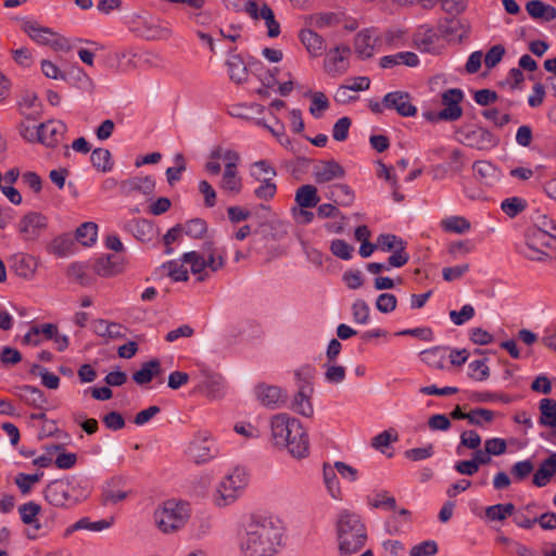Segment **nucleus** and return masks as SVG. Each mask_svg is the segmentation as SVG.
Returning <instances> with one entry per match:
<instances>
[{
    "label": "nucleus",
    "instance_id": "nucleus-55",
    "mask_svg": "<svg viewBox=\"0 0 556 556\" xmlns=\"http://www.w3.org/2000/svg\"><path fill=\"white\" fill-rule=\"evenodd\" d=\"M397 299L392 293H381L376 300V307L383 314H389L396 308Z\"/></svg>",
    "mask_w": 556,
    "mask_h": 556
},
{
    "label": "nucleus",
    "instance_id": "nucleus-62",
    "mask_svg": "<svg viewBox=\"0 0 556 556\" xmlns=\"http://www.w3.org/2000/svg\"><path fill=\"white\" fill-rule=\"evenodd\" d=\"M530 229H539L546 233L547 236H551L552 239H556V235L553 233V231H556V224L546 215H538L535 217L534 226L531 227Z\"/></svg>",
    "mask_w": 556,
    "mask_h": 556
},
{
    "label": "nucleus",
    "instance_id": "nucleus-20",
    "mask_svg": "<svg viewBox=\"0 0 556 556\" xmlns=\"http://www.w3.org/2000/svg\"><path fill=\"white\" fill-rule=\"evenodd\" d=\"M124 269V262L112 255L99 257L93 264V271L101 277H113L123 273Z\"/></svg>",
    "mask_w": 556,
    "mask_h": 556
},
{
    "label": "nucleus",
    "instance_id": "nucleus-51",
    "mask_svg": "<svg viewBox=\"0 0 556 556\" xmlns=\"http://www.w3.org/2000/svg\"><path fill=\"white\" fill-rule=\"evenodd\" d=\"M73 247V241L65 237H59L49 247V251L59 256L64 257L71 254Z\"/></svg>",
    "mask_w": 556,
    "mask_h": 556
},
{
    "label": "nucleus",
    "instance_id": "nucleus-6",
    "mask_svg": "<svg viewBox=\"0 0 556 556\" xmlns=\"http://www.w3.org/2000/svg\"><path fill=\"white\" fill-rule=\"evenodd\" d=\"M23 30L38 45L48 46L55 51L71 50L67 39L36 22H25L23 24Z\"/></svg>",
    "mask_w": 556,
    "mask_h": 556
},
{
    "label": "nucleus",
    "instance_id": "nucleus-17",
    "mask_svg": "<svg viewBox=\"0 0 556 556\" xmlns=\"http://www.w3.org/2000/svg\"><path fill=\"white\" fill-rule=\"evenodd\" d=\"M39 262L29 254L17 253L11 258V269L21 278L31 280L37 271Z\"/></svg>",
    "mask_w": 556,
    "mask_h": 556
},
{
    "label": "nucleus",
    "instance_id": "nucleus-41",
    "mask_svg": "<svg viewBox=\"0 0 556 556\" xmlns=\"http://www.w3.org/2000/svg\"><path fill=\"white\" fill-rule=\"evenodd\" d=\"M184 263L190 264L191 271L198 276V281H204L206 274H202L206 267L205 258L198 252H188L182 255Z\"/></svg>",
    "mask_w": 556,
    "mask_h": 556
},
{
    "label": "nucleus",
    "instance_id": "nucleus-58",
    "mask_svg": "<svg viewBox=\"0 0 556 556\" xmlns=\"http://www.w3.org/2000/svg\"><path fill=\"white\" fill-rule=\"evenodd\" d=\"M182 230L189 237L200 238L206 231V223L200 218L191 219L185 224Z\"/></svg>",
    "mask_w": 556,
    "mask_h": 556
},
{
    "label": "nucleus",
    "instance_id": "nucleus-60",
    "mask_svg": "<svg viewBox=\"0 0 556 556\" xmlns=\"http://www.w3.org/2000/svg\"><path fill=\"white\" fill-rule=\"evenodd\" d=\"M534 466L530 459L517 462L511 467V475L518 481L525 480L533 471Z\"/></svg>",
    "mask_w": 556,
    "mask_h": 556
},
{
    "label": "nucleus",
    "instance_id": "nucleus-56",
    "mask_svg": "<svg viewBox=\"0 0 556 556\" xmlns=\"http://www.w3.org/2000/svg\"><path fill=\"white\" fill-rule=\"evenodd\" d=\"M22 361V354L18 350L11 346H3L0 351V362L4 367L18 364Z\"/></svg>",
    "mask_w": 556,
    "mask_h": 556
},
{
    "label": "nucleus",
    "instance_id": "nucleus-50",
    "mask_svg": "<svg viewBox=\"0 0 556 556\" xmlns=\"http://www.w3.org/2000/svg\"><path fill=\"white\" fill-rule=\"evenodd\" d=\"M534 504H528L514 515V522L523 529H531L536 523V517L531 518L529 513Z\"/></svg>",
    "mask_w": 556,
    "mask_h": 556
},
{
    "label": "nucleus",
    "instance_id": "nucleus-11",
    "mask_svg": "<svg viewBox=\"0 0 556 556\" xmlns=\"http://www.w3.org/2000/svg\"><path fill=\"white\" fill-rule=\"evenodd\" d=\"M352 51L346 45H339L330 49L324 61V70L331 77H338L345 74L350 66V55Z\"/></svg>",
    "mask_w": 556,
    "mask_h": 556
},
{
    "label": "nucleus",
    "instance_id": "nucleus-21",
    "mask_svg": "<svg viewBox=\"0 0 556 556\" xmlns=\"http://www.w3.org/2000/svg\"><path fill=\"white\" fill-rule=\"evenodd\" d=\"M300 39L311 56L317 58L325 53L326 42L324 38L312 29H302L300 31Z\"/></svg>",
    "mask_w": 556,
    "mask_h": 556
},
{
    "label": "nucleus",
    "instance_id": "nucleus-29",
    "mask_svg": "<svg viewBox=\"0 0 556 556\" xmlns=\"http://www.w3.org/2000/svg\"><path fill=\"white\" fill-rule=\"evenodd\" d=\"M161 374V364L157 359H151L143 363L142 367L132 375L136 383L142 386L149 383L154 376Z\"/></svg>",
    "mask_w": 556,
    "mask_h": 556
},
{
    "label": "nucleus",
    "instance_id": "nucleus-37",
    "mask_svg": "<svg viewBox=\"0 0 556 556\" xmlns=\"http://www.w3.org/2000/svg\"><path fill=\"white\" fill-rule=\"evenodd\" d=\"M277 173L265 160L256 161L251 165V176L257 181L274 180Z\"/></svg>",
    "mask_w": 556,
    "mask_h": 556
},
{
    "label": "nucleus",
    "instance_id": "nucleus-31",
    "mask_svg": "<svg viewBox=\"0 0 556 556\" xmlns=\"http://www.w3.org/2000/svg\"><path fill=\"white\" fill-rule=\"evenodd\" d=\"M198 389L207 397L217 399L222 395V377L217 375H205L199 383Z\"/></svg>",
    "mask_w": 556,
    "mask_h": 556
},
{
    "label": "nucleus",
    "instance_id": "nucleus-35",
    "mask_svg": "<svg viewBox=\"0 0 556 556\" xmlns=\"http://www.w3.org/2000/svg\"><path fill=\"white\" fill-rule=\"evenodd\" d=\"M441 227L446 232L463 235L470 230L471 224L463 216H450L441 220Z\"/></svg>",
    "mask_w": 556,
    "mask_h": 556
},
{
    "label": "nucleus",
    "instance_id": "nucleus-34",
    "mask_svg": "<svg viewBox=\"0 0 556 556\" xmlns=\"http://www.w3.org/2000/svg\"><path fill=\"white\" fill-rule=\"evenodd\" d=\"M229 77L237 84L243 83L248 77L245 63L239 55H231L227 61Z\"/></svg>",
    "mask_w": 556,
    "mask_h": 556
},
{
    "label": "nucleus",
    "instance_id": "nucleus-18",
    "mask_svg": "<svg viewBox=\"0 0 556 556\" xmlns=\"http://www.w3.org/2000/svg\"><path fill=\"white\" fill-rule=\"evenodd\" d=\"M257 400L267 407L278 408L286 404L287 393L276 386L260 384L255 389Z\"/></svg>",
    "mask_w": 556,
    "mask_h": 556
},
{
    "label": "nucleus",
    "instance_id": "nucleus-2",
    "mask_svg": "<svg viewBox=\"0 0 556 556\" xmlns=\"http://www.w3.org/2000/svg\"><path fill=\"white\" fill-rule=\"evenodd\" d=\"M271 440L274 445L287 448L295 458L308 455V437L301 422L286 413H280L270 419Z\"/></svg>",
    "mask_w": 556,
    "mask_h": 556
},
{
    "label": "nucleus",
    "instance_id": "nucleus-44",
    "mask_svg": "<svg viewBox=\"0 0 556 556\" xmlns=\"http://www.w3.org/2000/svg\"><path fill=\"white\" fill-rule=\"evenodd\" d=\"M130 190L139 191L143 194H151L155 188V180L151 176L135 177L127 181Z\"/></svg>",
    "mask_w": 556,
    "mask_h": 556
},
{
    "label": "nucleus",
    "instance_id": "nucleus-23",
    "mask_svg": "<svg viewBox=\"0 0 556 556\" xmlns=\"http://www.w3.org/2000/svg\"><path fill=\"white\" fill-rule=\"evenodd\" d=\"M528 14L534 20L551 22L556 18V9L541 0H531L526 4Z\"/></svg>",
    "mask_w": 556,
    "mask_h": 556
},
{
    "label": "nucleus",
    "instance_id": "nucleus-57",
    "mask_svg": "<svg viewBox=\"0 0 556 556\" xmlns=\"http://www.w3.org/2000/svg\"><path fill=\"white\" fill-rule=\"evenodd\" d=\"M369 504L375 508H386L394 510L396 508V501L388 492H381L369 500Z\"/></svg>",
    "mask_w": 556,
    "mask_h": 556
},
{
    "label": "nucleus",
    "instance_id": "nucleus-3",
    "mask_svg": "<svg viewBox=\"0 0 556 556\" xmlns=\"http://www.w3.org/2000/svg\"><path fill=\"white\" fill-rule=\"evenodd\" d=\"M338 551L341 556H351L361 551L367 542V529L361 516L344 509L336 522Z\"/></svg>",
    "mask_w": 556,
    "mask_h": 556
},
{
    "label": "nucleus",
    "instance_id": "nucleus-54",
    "mask_svg": "<svg viewBox=\"0 0 556 556\" xmlns=\"http://www.w3.org/2000/svg\"><path fill=\"white\" fill-rule=\"evenodd\" d=\"M42 476L43 472L35 475L18 473L15 478V483L17 484L18 489L23 494H27L30 491L31 486L40 481Z\"/></svg>",
    "mask_w": 556,
    "mask_h": 556
},
{
    "label": "nucleus",
    "instance_id": "nucleus-1",
    "mask_svg": "<svg viewBox=\"0 0 556 556\" xmlns=\"http://www.w3.org/2000/svg\"><path fill=\"white\" fill-rule=\"evenodd\" d=\"M281 521L273 516L251 515L239 534V547L244 556H274L282 541Z\"/></svg>",
    "mask_w": 556,
    "mask_h": 556
},
{
    "label": "nucleus",
    "instance_id": "nucleus-5",
    "mask_svg": "<svg viewBox=\"0 0 556 556\" xmlns=\"http://www.w3.org/2000/svg\"><path fill=\"white\" fill-rule=\"evenodd\" d=\"M249 483V475L244 468H233L218 484L215 503L219 507L232 504Z\"/></svg>",
    "mask_w": 556,
    "mask_h": 556
},
{
    "label": "nucleus",
    "instance_id": "nucleus-4",
    "mask_svg": "<svg viewBox=\"0 0 556 556\" xmlns=\"http://www.w3.org/2000/svg\"><path fill=\"white\" fill-rule=\"evenodd\" d=\"M190 516L189 504L175 500L163 502L153 514L156 528L164 534H172L181 530L189 521Z\"/></svg>",
    "mask_w": 556,
    "mask_h": 556
},
{
    "label": "nucleus",
    "instance_id": "nucleus-10",
    "mask_svg": "<svg viewBox=\"0 0 556 556\" xmlns=\"http://www.w3.org/2000/svg\"><path fill=\"white\" fill-rule=\"evenodd\" d=\"M527 250L522 254L532 261H545L548 257V253L545 248L551 245L553 240L551 236H547L539 229H528L525 235Z\"/></svg>",
    "mask_w": 556,
    "mask_h": 556
},
{
    "label": "nucleus",
    "instance_id": "nucleus-14",
    "mask_svg": "<svg viewBox=\"0 0 556 556\" xmlns=\"http://www.w3.org/2000/svg\"><path fill=\"white\" fill-rule=\"evenodd\" d=\"M464 143L478 150H490L497 146L498 139L488 129L477 127L464 132Z\"/></svg>",
    "mask_w": 556,
    "mask_h": 556
},
{
    "label": "nucleus",
    "instance_id": "nucleus-64",
    "mask_svg": "<svg viewBox=\"0 0 556 556\" xmlns=\"http://www.w3.org/2000/svg\"><path fill=\"white\" fill-rule=\"evenodd\" d=\"M261 185L254 190V194L260 200L268 201L273 199L277 192V186L273 180L260 181Z\"/></svg>",
    "mask_w": 556,
    "mask_h": 556
},
{
    "label": "nucleus",
    "instance_id": "nucleus-38",
    "mask_svg": "<svg viewBox=\"0 0 556 556\" xmlns=\"http://www.w3.org/2000/svg\"><path fill=\"white\" fill-rule=\"evenodd\" d=\"M98 225L87 222L80 225L76 230V239L85 247H90L97 240Z\"/></svg>",
    "mask_w": 556,
    "mask_h": 556
},
{
    "label": "nucleus",
    "instance_id": "nucleus-24",
    "mask_svg": "<svg viewBox=\"0 0 556 556\" xmlns=\"http://www.w3.org/2000/svg\"><path fill=\"white\" fill-rule=\"evenodd\" d=\"M556 473V453H553L540 465L533 475V484L542 488L545 486L551 478Z\"/></svg>",
    "mask_w": 556,
    "mask_h": 556
},
{
    "label": "nucleus",
    "instance_id": "nucleus-61",
    "mask_svg": "<svg viewBox=\"0 0 556 556\" xmlns=\"http://www.w3.org/2000/svg\"><path fill=\"white\" fill-rule=\"evenodd\" d=\"M475 316V308L470 304L464 305L460 311H451L450 318L456 325L460 326Z\"/></svg>",
    "mask_w": 556,
    "mask_h": 556
},
{
    "label": "nucleus",
    "instance_id": "nucleus-43",
    "mask_svg": "<svg viewBox=\"0 0 556 556\" xmlns=\"http://www.w3.org/2000/svg\"><path fill=\"white\" fill-rule=\"evenodd\" d=\"M526 207L527 201L519 197L507 198L501 203L502 211L511 218L523 212Z\"/></svg>",
    "mask_w": 556,
    "mask_h": 556
},
{
    "label": "nucleus",
    "instance_id": "nucleus-27",
    "mask_svg": "<svg viewBox=\"0 0 556 556\" xmlns=\"http://www.w3.org/2000/svg\"><path fill=\"white\" fill-rule=\"evenodd\" d=\"M141 35L149 40H166L172 37V29L154 23L152 20H142Z\"/></svg>",
    "mask_w": 556,
    "mask_h": 556
},
{
    "label": "nucleus",
    "instance_id": "nucleus-25",
    "mask_svg": "<svg viewBox=\"0 0 556 556\" xmlns=\"http://www.w3.org/2000/svg\"><path fill=\"white\" fill-rule=\"evenodd\" d=\"M294 200L299 207L311 208L315 207L319 203L320 198L318 197L317 188L315 186L302 185L298 188Z\"/></svg>",
    "mask_w": 556,
    "mask_h": 556
},
{
    "label": "nucleus",
    "instance_id": "nucleus-52",
    "mask_svg": "<svg viewBox=\"0 0 556 556\" xmlns=\"http://www.w3.org/2000/svg\"><path fill=\"white\" fill-rule=\"evenodd\" d=\"M463 114V110L459 105H446L437 115L429 113L426 115L428 119H440V121H456Z\"/></svg>",
    "mask_w": 556,
    "mask_h": 556
},
{
    "label": "nucleus",
    "instance_id": "nucleus-9",
    "mask_svg": "<svg viewBox=\"0 0 556 556\" xmlns=\"http://www.w3.org/2000/svg\"><path fill=\"white\" fill-rule=\"evenodd\" d=\"M382 45V39L375 28H365L354 37L353 50L361 60L372 58Z\"/></svg>",
    "mask_w": 556,
    "mask_h": 556
},
{
    "label": "nucleus",
    "instance_id": "nucleus-36",
    "mask_svg": "<svg viewBox=\"0 0 556 556\" xmlns=\"http://www.w3.org/2000/svg\"><path fill=\"white\" fill-rule=\"evenodd\" d=\"M327 198L340 205L348 206L353 202L354 193L348 185L339 184L331 187Z\"/></svg>",
    "mask_w": 556,
    "mask_h": 556
},
{
    "label": "nucleus",
    "instance_id": "nucleus-8",
    "mask_svg": "<svg viewBox=\"0 0 556 556\" xmlns=\"http://www.w3.org/2000/svg\"><path fill=\"white\" fill-rule=\"evenodd\" d=\"M73 490L67 480H55L47 485L45 498L55 507H72L79 502V498L73 495Z\"/></svg>",
    "mask_w": 556,
    "mask_h": 556
},
{
    "label": "nucleus",
    "instance_id": "nucleus-42",
    "mask_svg": "<svg viewBox=\"0 0 556 556\" xmlns=\"http://www.w3.org/2000/svg\"><path fill=\"white\" fill-rule=\"evenodd\" d=\"M515 513V505L511 503L496 504L485 508V516L492 521H503Z\"/></svg>",
    "mask_w": 556,
    "mask_h": 556
},
{
    "label": "nucleus",
    "instance_id": "nucleus-26",
    "mask_svg": "<svg viewBox=\"0 0 556 556\" xmlns=\"http://www.w3.org/2000/svg\"><path fill=\"white\" fill-rule=\"evenodd\" d=\"M419 59L414 52H399L393 55H386L380 59V66L382 68H391L395 65L404 64L409 67L417 66Z\"/></svg>",
    "mask_w": 556,
    "mask_h": 556
},
{
    "label": "nucleus",
    "instance_id": "nucleus-49",
    "mask_svg": "<svg viewBox=\"0 0 556 556\" xmlns=\"http://www.w3.org/2000/svg\"><path fill=\"white\" fill-rule=\"evenodd\" d=\"M494 418V413L486 408H477L468 412L467 420L475 426L490 424Z\"/></svg>",
    "mask_w": 556,
    "mask_h": 556
},
{
    "label": "nucleus",
    "instance_id": "nucleus-28",
    "mask_svg": "<svg viewBox=\"0 0 556 556\" xmlns=\"http://www.w3.org/2000/svg\"><path fill=\"white\" fill-rule=\"evenodd\" d=\"M475 177L481 184L486 186L492 185L497 179L496 167L488 161H477L472 165Z\"/></svg>",
    "mask_w": 556,
    "mask_h": 556
},
{
    "label": "nucleus",
    "instance_id": "nucleus-47",
    "mask_svg": "<svg viewBox=\"0 0 556 556\" xmlns=\"http://www.w3.org/2000/svg\"><path fill=\"white\" fill-rule=\"evenodd\" d=\"M40 510V505L36 504L35 502H28L18 507L21 519L25 525L35 523Z\"/></svg>",
    "mask_w": 556,
    "mask_h": 556
},
{
    "label": "nucleus",
    "instance_id": "nucleus-59",
    "mask_svg": "<svg viewBox=\"0 0 556 556\" xmlns=\"http://www.w3.org/2000/svg\"><path fill=\"white\" fill-rule=\"evenodd\" d=\"M444 349L434 348L422 352L424 359L430 366L442 369L444 367Z\"/></svg>",
    "mask_w": 556,
    "mask_h": 556
},
{
    "label": "nucleus",
    "instance_id": "nucleus-12",
    "mask_svg": "<svg viewBox=\"0 0 556 556\" xmlns=\"http://www.w3.org/2000/svg\"><path fill=\"white\" fill-rule=\"evenodd\" d=\"M247 14L252 20H264L267 26V35L270 38H275L280 34V25L275 20L274 11L266 3L258 5L257 0H248L244 7Z\"/></svg>",
    "mask_w": 556,
    "mask_h": 556
},
{
    "label": "nucleus",
    "instance_id": "nucleus-30",
    "mask_svg": "<svg viewBox=\"0 0 556 556\" xmlns=\"http://www.w3.org/2000/svg\"><path fill=\"white\" fill-rule=\"evenodd\" d=\"M219 189L229 195H237L242 190V180L238 170H224Z\"/></svg>",
    "mask_w": 556,
    "mask_h": 556
},
{
    "label": "nucleus",
    "instance_id": "nucleus-33",
    "mask_svg": "<svg viewBox=\"0 0 556 556\" xmlns=\"http://www.w3.org/2000/svg\"><path fill=\"white\" fill-rule=\"evenodd\" d=\"M439 40L438 35L432 29L419 30L415 37V43L422 52L437 53L435 42Z\"/></svg>",
    "mask_w": 556,
    "mask_h": 556
},
{
    "label": "nucleus",
    "instance_id": "nucleus-46",
    "mask_svg": "<svg viewBox=\"0 0 556 556\" xmlns=\"http://www.w3.org/2000/svg\"><path fill=\"white\" fill-rule=\"evenodd\" d=\"M378 249L384 251V252H393L394 250L399 249L400 247L406 244L402 238L391 235V233H383L380 235L377 238Z\"/></svg>",
    "mask_w": 556,
    "mask_h": 556
},
{
    "label": "nucleus",
    "instance_id": "nucleus-63",
    "mask_svg": "<svg viewBox=\"0 0 556 556\" xmlns=\"http://www.w3.org/2000/svg\"><path fill=\"white\" fill-rule=\"evenodd\" d=\"M330 251L337 257L342 260H350L352 257L353 247H351L344 240L336 239L330 244Z\"/></svg>",
    "mask_w": 556,
    "mask_h": 556
},
{
    "label": "nucleus",
    "instance_id": "nucleus-48",
    "mask_svg": "<svg viewBox=\"0 0 556 556\" xmlns=\"http://www.w3.org/2000/svg\"><path fill=\"white\" fill-rule=\"evenodd\" d=\"M469 377L477 381H484L490 377V369L483 359H476L469 363Z\"/></svg>",
    "mask_w": 556,
    "mask_h": 556
},
{
    "label": "nucleus",
    "instance_id": "nucleus-7",
    "mask_svg": "<svg viewBox=\"0 0 556 556\" xmlns=\"http://www.w3.org/2000/svg\"><path fill=\"white\" fill-rule=\"evenodd\" d=\"M187 453L195 463L202 464L214 458L218 448L210 432L199 431L190 441Z\"/></svg>",
    "mask_w": 556,
    "mask_h": 556
},
{
    "label": "nucleus",
    "instance_id": "nucleus-15",
    "mask_svg": "<svg viewBox=\"0 0 556 556\" xmlns=\"http://www.w3.org/2000/svg\"><path fill=\"white\" fill-rule=\"evenodd\" d=\"M383 105L387 109L395 110L401 116H415L417 113V109L412 103L409 94L403 91L387 93L383 97Z\"/></svg>",
    "mask_w": 556,
    "mask_h": 556
},
{
    "label": "nucleus",
    "instance_id": "nucleus-40",
    "mask_svg": "<svg viewBox=\"0 0 556 556\" xmlns=\"http://www.w3.org/2000/svg\"><path fill=\"white\" fill-rule=\"evenodd\" d=\"M92 165L100 172H109L113 167L111 152L108 149L97 148L90 156Z\"/></svg>",
    "mask_w": 556,
    "mask_h": 556
},
{
    "label": "nucleus",
    "instance_id": "nucleus-16",
    "mask_svg": "<svg viewBox=\"0 0 556 556\" xmlns=\"http://www.w3.org/2000/svg\"><path fill=\"white\" fill-rule=\"evenodd\" d=\"M47 226V219L43 215L33 212L25 215L20 222V232L24 240H36Z\"/></svg>",
    "mask_w": 556,
    "mask_h": 556
},
{
    "label": "nucleus",
    "instance_id": "nucleus-13",
    "mask_svg": "<svg viewBox=\"0 0 556 556\" xmlns=\"http://www.w3.org/2000/svg\"><path fill=\"white\" fill-rule=\"evenodd\" d=\"M67 126L59 119L39 124V142L48 148L56 147L64 138Z\"/></svg>",
    "mask_w": 556,
    "mask_h": 556
},
{
    "label": "nucleus",
    "instance_id": "nucleus-22",
    "mask_svg": "<svg viewBox=\"0 0 556 556\" xmlns=\"http://www.w3.org/2000/svg\"><path fill=\"white\" fill-rule=\"evenodd\" d=\"M312 392L313 389L309 384L300 387L298 393L294 395L291 408L300 415L311 417L314 412L313 405L311 403Z\"/></svg>",
    "mask_w": 556,
    "mask_h": 556
},
{
    "label": "nucleus",
    "instance_id": "nucleus-32",
    "mask_svg": "<svg viewBox=\"0 0 556 556\" xmlns=\"http://www.w3.org/2000/svg\"><path fill=\"white\" fill-rule=\"evenodd\" d=\"M540 424L549 428H556V400L542 399L540 401Z\"/></svg>",
    "mask_w": 556,
    "mask_h": 556
},
{
    "label": "nucleus",
    "instance_id": "nucleus-53",
    "mask_svg": "<svg viewBox=\"0 0 556 556\" xmlns=\"http://www.w3.org/2000/svg\"><path fill=\"white\" fill-rule=\"evenodd\" d=\"M352 314L356 324H367L370 315L368 304L363 300L355 301L352 305Z\"/></svg>",
    "mask_w": 556,
    "mask_h": 556
},
{
    "label": "nucleus",
    "instance_id": "nucleus-45",
    "mask_svg": "<svg viewBox=\"0 0 556 556\" xmlns=\"http://www.w3.org/2000/svg\"><path fill=\"white\" fill-rule=\"evenodd\" d=\"M87 266L83 263H73L67 268V276L70 279L78 282L81 286L90 285V279L86 273Z\"/></svg>",
    "mask_w": 556,
    "mask_h": 556
},
{
    "label": "nucleus",
    "instance_id": "nucleus-39",
    "mask_svg": "<svg viewBox=\"0 0 556 556\" xmlns=\"http://www.w3.org/2000/svg\"><path fill=\"white\" fill-rule=\"evenodd\" d=\"M324 482L330 496L334 500L341 497V489L333 467L325 464L323 469Z\"/></svg>",
    "mask_w": 556,
    "mask_h": 556
},
{
    "label": "nucleus",
    "instance_id": "nucleus-19",
    "mask_svg": "<svg viewBox=\"0 0 556 556\" xmlns=\"http://www.w3.org/2000/svg\"><path fill=\"white\" fill-rule=\"evenodd\" d=\"M313 175L317 184L329 182L344 177V168L336 161H320L314 166Z\"/></svg>",
    "mask_w": 556,
    "mask_h": 556
}]
</instances>
